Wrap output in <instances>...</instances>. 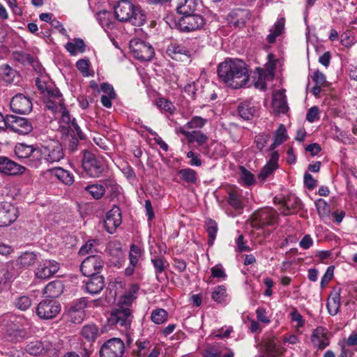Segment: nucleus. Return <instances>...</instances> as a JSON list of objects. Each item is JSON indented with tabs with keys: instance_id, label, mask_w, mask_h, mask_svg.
I'll list each match as a JSON object with an SVG mask.
<instances>
[{
	"instance_id": "a18cd8bd",
	"label": "nucleus",
	"mask_w": 357,
	"mask_h": 357,
	"mask_svg": "<svg viewBox=\"0 0 357 357\" xmlns=\"http://www.w3.org/2000/svg\"><path fill=\"white\" fill-rule=\"evenodd\" d=\"M36 255L33 252L22 253L17 260V265L22 268H26L33 265L36 261Z\"/></svg>"
},
{
	"instance_id": "13d9d810",
	"label": "nucleus",
	"mask_w": 357,
	"mask_h": 357,
	"mask_svg": "<svg viewBox=\"0 0 357 357\" xmlns=\"http://www.w3.org/2000/svg\"><path fill=\"white\" fill-rule=\"evenodd\" d=\"M269 139L270 135L268 134L261 133L257 135L255 139L257 148L261 151L266 147Z\"/></svg>"
},
{
	"instance_id": "f8f14e48",
	"label": "nucleus",
	"mask_w": 357,
	"mask_h": 357,
	"mask_svg": "<svg viewBox=\"0 0 357 357\" xmlns=\"http://www.w3.org/2000/svg\"><path fill=\"white\" fill-rule=\"evenodd\" d=\"M268 61L264 68L258 69V77L255 82L256 88L265 91L267 82L273 80L275 66V60L273 54L268 55Z\"/></svg>"
},
{
	"instance_id": "6e6552de",
	"label": "nucleus",
	"mask_w": 357,
	"mask_h": 357,
	"mask_svg": "<svg viewBox=\"0 0 357 357\" xmlns=\"http://www.w3.org/2000/svg\"><path fill=\"white\" fill-rule=\"evenodd\" d=\"M130 50L132 55L139 61H149L154 56V50L148 43L133 38L130 41Z\"/></svg>"
},
{
	"instance_id": "7ed1b4c3",
	"label": "nucleus",
	"mask_w": 357,
	"mask_h": 357,
	"mask_svg": "<svg viewBox=\"0 0 357 357\" xmlns=\"http://www.w3.org/2000/svg\"><path fill=\"white\" fill-rule=\"evenodd\" d=\"M36 86L42 94L45 109H52L55 107H61V93L59 89L49 80L46 75H41L36 80Z\"/></svg>"
},
{
	"instance_id": "5701e85b",
	"label": "nucleus",
	"mask_w": 357,
	"mask_h": 357,
	"mask_svg": "<svg viewBox=\"0 0 357 357\" xmlns=\"http://www.w3.org/2000/svg\"><path fill=\"white\" fill-rule=\"evenodd\" d=\"M24 171V167L6 157H0V172L7 175H16L22 174Z\"/></svg>"
},
{
	"instance_id": "b1692460",
	"label": "nucleus",
	"mask_w": 357,
	"mask_h": 357,
	"mask_svg": "<svg viewBox=\"0 0 357 357\" xmlns=\"http://www.w3.org/2000/svg\"><path fill=\"white\" fill-rule=\"evenodd\" d=\"M311 341L312 344L319 349H324L329 345V340L327 335V329L318 326L312 333Z\"/></svg>"
},
{
	"instance_id": "39448f33",
	"label": "nucleus",
	"mask_w": 357,
	"mask_h": 357,
	"mask_svg": "<svg viewBox=\"0 0 357 357\" xmlns=\"http://www.w3.org/2000/svg\"><path fill=\"white\" fill-rule=\"evenodd\" d=\"M82 165L86 173L93 178L101 176L107 167L103 157L86 151H83Z\"/></svg>"
},
{
	"instance_id": "5fc2aeb1",
	"label": "nucleus",
	"mask_w": 357,
	"mask_h": 357,
	"mask_svg": "<svg viewBox=\"0 0 357 357\" xmlns=\"http://www.w3.org/2000/svg\"><path fill=\"white\" fill-rule=\"evenodd\" d=\"M314 204L320 216L326 217L330 214V206L324 199H318Z\"/></svg>"
},
{
	"instance_id": "bf43d9fd",
	"label": "nucleus",
	"mask_w": 357,
	"mask_h": 357,
	"mask_svg": "<svg viewBox=\"0 0 357 357\" xmlns=\"http://www.w3.org/2000/svg\"><path fill=\"white\" fill-rule=\"evenodd\" d=\"M340 42L344 47H351L355 42V37L351 31H347L340 36Z\"/></svg>"
},
{
	"instance_id": "bb28decb",
	"label": "nucleus",
	"mask_w": 357,
	"mask_h": 357,
	"mask_svg": "<svg viewBox=\"0 0 357 357\" xmlns=\"http://www.w3.org/2000/svg\"><path fill=\"white\" fill-rule=\"evenodd\" d=\"M272 105L275 112L286 113L289 109L284 91L279 90L273 95Z\"/></svg>"
},
{
	"instance_id": "052dcab7",
	"label": "nucleus",
	"mask_w": 357,
	"mask_h": 357,
	"mask_svg": "<svg viewBox=\"0 0 357 357\" xmlns=\"http://www.w3.org/2000/svg\"><path fill=\"white\" fill-rule=\"evenodd\" d=\"M278 168V167L267 162L259 172V178L263 181L265 180Z\"/></svg>"
},
{
	"instance_id": "864d4df0",
	"label": "nucleus",
	"mask_w": 357,
	"mask_h": 357,
	"mask_svg": "<svg viewBox=\"0 0 357 357\" xmlns=\"http://www.w3.org/2000/svg\"><path fill=\"white\" fill-rule=\"evenodd\" d=\"M240 178L245 185L255 183V175L243 166L240 167Z\"/></svg>"
},
{
	"instance_id": "a211bd4d",
	"label": "nucleus",
	"mask_w": 357,
	"mask_h": 357,
	"mask_svg": "<svg viewBox=\"0 0 357 357\" xmlns=\"http://www.w3.org/2000/svg\"><path fill=\"white\" fill-rule=\"evenodd\" d=\"M136 349L133 350L137 357H158L161 349L158 346H153L149 341H137Z\"/></svg>"
},
{
	"instance_id": "0e129e2a",
	"label": "nucleus",
	"mask_w": 357,
	"mask_h": 357,
	"mask_svg": "<svg viewBox=\"0 0 357 357\" xmlns=\"http://www.w3.org/2000/svg\"><path fill=\"white\" fill-rule=\"evenodd\" d=\"M188 139L190 142H197L202 144L206 141L207 137L200 131H192Z\"/></svg>"
},
{
	"instance_id": "a878e982",
	"label": "nucleus",
	"mask_w": 357,
	"mask_h": 357,
	"mask_svg": "<svg viewBox=\"0 0 357 357\" xmlns=\"http://www.w3.org/2000/svg\"><path fill=\"white\" fill-rule=\"evenodd\" d=\"M167 54L174 60H182L183 56L188 57L190 52L188 49L177 42H172L167 47Z\"/></svg>"
},
{
	"instance_id": "412c9836",
	"label": "nucleus",
	"mask_w": 357,
	"mask_h": 357,
	"mask_svg": "<svg viewBox=\"0 0 357 357\" xmlns=\"http://www.w3.org/2000/svg\"><path fill=\"white\" fill-rule=\"evenodd\" d=\"M86 303L84 300H80L72 305L68 310L66 316L68 321L74 324H80L85 317L84 308Z\"/></svg>"
},
{
	"instance_id": "49530a36",
	"label": "nucleus",
	"mask_w": 357,
	"mask_h": 357,
	"mask_svg": "<svg viewBox=\"0 0 357 357\" xmlns=\"http://www.w3.org/2000/svg\"><path fill=\"white\" fill-rule=\"evenodd\" d=\"M122 213L121 210L117 205H113L105 214V223L109 222L112 223H121Z\"/></svg>"
},
{
	"instance_id": "774afa93",
	"label": "nucleus",
	"mask_w": 357,
	"mask_h": 357,
	"mask_svg": "<svg viewBox=\"0 0 357 357\" xmlns=\"http://www.w3.org/2000/svg\"><path fill=\"white\" fill-rule=\"evenodd\" d=\"M11 273L4 264L0 265V286L6 284L11 278Z\"/></svg>"
},
{
	"instance_id": "dca6fc26",
	"label": "nucleus",
	"mask_w": 357,
	"mask_h": 357,
	"mask_svg": "<svg viewBox=\"0 0 357 357\" xmlns=\"http://www.w3.org/2000/svg\"><path fill=\"white\" fill-rule=\"evenodd\" d=\"M106 252L109 257L112 265L117 268H121L123 266L126 258L122 250L121 243L119 241H114L108 243Z\"/></svg>"
},
{
	"instance_id": "f3484780",
	"label": "nucleus",
	"mask_w": 357,
	"mask_h": 357,
	"mask_svg": "<svg viewBox=\"0 0 357 357\" xmlns=\"http://www.w3.org/2000/svg\"><path fill=\"white\" fill-rule=\"evenodd\" d=\"M8 128L20 135H26L32 129V125L28 119L14 115L7 116Z\"/></svg>"
},
{
	"instance_id": "20e7f679",
	"label": "nucleus",
	"mask_w": 357,
	"mask_h": 357,
	"mask_svg": "<svg viewBox=\"0 0 357 357\" xmlns=\"http://www.w3.org/2000/svg\"><path fill=\"white\" fill-rule=\"evenodd\" d=\"M38 167L43 160L47 163H54L59 162L64 157L63 147L58 141L38 145Z\"/></svg>"
},
{
	"instance_id": "4d7b16f0",
	"label": "nucleus",
	"mask_w": 357,
	"mask_h": 357,
	"mask_svg": "<svg viewBox=\"0 0 357 357\" xmlns=\"http://www.w3.org/2000/svg\"><path fill=\"white\" fill-rule=\"evenodd\" d=\"M25 337V332L21 329H9L8 331V340L13 342H20Z\"/></svg>"
},
{
	"instance_id": "4c0bfd02",
	"label": "nucleus",
	"mask_w": 357,
	"mask_h": 357,
	"mask_svg": "<svg viewBox=\"0 0 357 357\" xmlns=\"http://www.w3.org/2000/svg\"><path fill=\"white\" fill-rule=\"evenodd\" d=\"M84 189L93 199H99L102 198L105 193L104 180H101L98 183L88 185Z\"/></svg>"
},
{
	"instance_id": "9b49d317",
	"label": "nucleus",
	"mask_w": 357,
	"mask_h": 357,
	"mask_svg": "<svg viewBox=\"0 0 357 357\" xmlns=\"http://www.w3.org/2000/svg\"><path fill=\"white\" fill-rule=\"evenodd\" d=\"M125 344L118 337L107 340L100 347V357H123L125 352Z\"/></svg>"
},
{
	"instance_id": "2f4dec72",
	"label": "nucleus",
	"mask_w": 357,
	"mask_h": 357,
	"mask_svg": "<svg viewBox=\"0 0 357 357\" xmlns=\"http://www.w3.org/2000/svg\"><path fill=\"white\" fill-rule=\"evenodd\" d=\"M327 308L331 315H335L340 307V289H333L327 301Z\"/></svg>"
},
{
	"instance_id": "ea45409f",
	"label": "nucleus",
	"mask_w": 357,
	"mask_h": 357,
	"mask_svg": "<svg viewBox=\"0 0 357 357\" xmlns=\"http://www.w3.org/2000/svg\"><path fill=\"white\" fill-rule=\"evenodd\" d=\"M301 206V200L295 196L289 197L288 199H284L282 208L280 209V213L284 215L293 213L291 210L299 208Z\"/></svg>"
},
{
	"instance_id": "c756f323",
	"label": "nucleus",
	"mask_w": 357,
	"mask_h": 357,
	"mask_svg": "<svg viewBox=\"0 0 357 357\" xmlns=\"http://www.w3.org/2000/svg\"><path fill=\"white\" fill-rule=\"evenodd\" d=\"M229 204L236 210H241L243 207L242 199V190L238 188H233L228 191Z\"/></svg>"
},
{
	"instance_id": "6ab92c4d",
	"label": "nucleus",
	"mask_w": 357,
	"mask_h": 357,
	"mask_svg": "<svg viewBox=\"0 0 357 357\" xmlns=\"http://www.w3.org/2000/svg\"><path fill=\"white\" fill-rule=\"evenodd\" d=\"M59 268V264L54 260H43L36 269L35 274L38 278L48 279L56 273Z\"/></svg>"
},
{
	"instance_id": "c9c22d12",
	"label": "nucleus",
	"mask_w": 357,
	"mask_h": 357,
	"mask_svg": "<svg viewBox=\"0 0 357 357\" xmlns=\"http://www.w3.org/2000/svg\"><path fill=\"white\" fill-rule=\"evenodd\" d=\"M250 17V15L248 10L238 9L233 10L231 14V17L232 18L231 23L236 27H240L245 24Z\"/></svg>"
},
{
	"instance_id": "58836bf2",
	"label": "nucleus",
	"mask_w": 357,
	"mask_h": 357,
	"mask_svg": "<svg viewBox=\"0 0 357 357\" xmlns=\"http://www.w3.org/2000/svg\"><path fill=\"white\" fill-rule=\"evenodd\" d=\"M105 190H107L111 199L119 198L121 193V187L113 178L104 179Z\"/></svg>"
},
{
	"instance_id": "c85d7f7f",
	"label": "nucleus",
	"mask_w": 357,
	"mask_h": 357,
	"mask_svg": "<svg viewBox=\"0 0 357 357\" xmlns=\"http://www.w3.org/2000/svg\"><path fill=\"white\" fill-rule=\"evenodd\" d=\"M96 18L99 24L105 31L112 29L115 26V22L110 12L102 10L96 15Z\"/></svg>"
},
{
	"instance_id": "37998d69",
	"label": "nucleus",
	"mask_w": 357,
	"mask_h": 357,
	"mask_svg": "<svg viewBox=\"0 0 357 357\" xmlns=\"http://www.w3.org/2000/svg\"><path fill=\"white\" fill-rule=\"evenodd\" d=\"M287 139V130L283 124H280L275 131L274 141L270 145L269 150H274L276 147L284 142Z\"/></svg>"
},
{
	"instance_id": "338daca9",
	"label": "nucleus",
	"mask_w": 357,
	"mask_h": 357,
	"mask_svg": "<svg viewBox=\"0 0 357 357\" xmlns=\"http://www.w3.org/2000/svg\"><path fill=\"white\" fill-rule=\"evenodd\" d=\"M218 228L216 225H208L206 231L208 234V245L212 246L216 238Z\"/></svg>"
},
{
	"instance_id": "9d476101",
	"label": "nucleus",
	"mask_w": 357,
	"mask_h": 357,
	"mask_svg": "<svg viewBox=\"0 0 357 357\" xmlns=\"http://www.w3.org/2000/svg\"><path fill=\"white\" fill-rule=\"evenodd\" d=\"M205 24L204 17L198 14L182 15L177 22L178 29L183 32H192L202 29Z\"/></svg>"
},
{
	"instance_id": "a19ab883",
	"label": "nucleus",
	"mask_w": 357,
	"mask_h": 357,
	"mask_svg": "<svg viewBox=\"0 0 357 357\" xmlns=\"http://www.w3.org/2000/svg\"><path fill=\"white\" fill-rule=\"evenodd\" d=\"M81 334L88 342H94L99 335V330L93 324H86L82 327Z\"/></svg>"
},
{
	"instance_id": "f257e3e1",
	"label": "nucleus",
	"mask_w": 357,
	"mask_h": 357,
	"mask_svg": "<svg viewBox=\"0 0 357 357\" xmlns=\"http://www.w3.org/2000/svg\"><path fill=\"white\" fill-rule=\"evenodd\" d=\"M218 75L222 82L232 89L244 86L249 79L247 65L241 59H227L220 63Z\"/></svg>"
},
{
	"instance_id": "680f3d73",
	"label": "nucleus",
	"mask_w": 357,
	"mask_h": 357,
	"mask_svg": "<svg viewBox=\"0 0 357 357\" xmlns=\"http://www.w3.org/2000/svg\"><path fill=\"white\" fill-rule=\"evenodd\" d=\"M89 61L86 59H79L76 63V67L80 71V73L84 77H88L90 75L89 73Z\"/></svg>"
},
{
	"instance_id": "423d86ee",
	"label": "nucleus",
	"mask_w": 357,
	"mask_h": 357,
	"mask_svg": "<svg viewBox=\"0 0 357 357\" xmlns=\"http://www.w3.org/2000/svg\"><path fill=\"white\" fill-rule=\"evenodd\" d=\"M60 107H56L52 109H46L50 112L55 118H59L60 127L63 129L69 131L76 132L77 135L82 138V133L80 128L75 122V119H71L69 112L66 110L64 103L63 98L61 96V102Z\"/></svg>"
},
{
	"instance_id": "69168bd1",
	"label": "nucleus",
	"mask_w": 357,
	"mask_h": 357,
	"mask_svg": "<svg viewBox=\"0 0 357 357\" xmlns=\"http://www.w3.org/2000/svg\"><path fill=\"white\" fill-rule=\"evenodd\" d=\"M211 277L218 279H225L227 274L221 264H217L211 268Z\"/></svg>"
},
{
	"instance_id": "0eeeda50",
	"label": "nucleus",
	"mask_w": 357,
	"mask_h": 357,
	"mask_svg": "<svg viewBox=\"0 0 357 357\" xmlns=\"http://www.w3.org/2000/svg\"><path fill=\"white\" fill-rule=\"evenodd\" d=\"M15 154L20 159L26 160L28 165L38 167V145H29L25 143H19L15 145Z\"/></svg>"
},
{
	"instance_id": "79ce46f5",
	"label": "nucleus",
	"mask_w": 357,
	"mask_h": 357,
	"mask_svg": "<svg viewBox=\"0 0 357 357\" xmlns=\"http://www.w3.org/2000/svg\"><path fill=\"white\" fill-rule=\"evenodd\" d=\"M66 49L72 56H75L85 51V44L82 39L77 38L68 42Z\"/></svg>"
},
{
	"instance_id": "8fccbe9b",
	"label": "nucleus",
	"mask_w": 357,
	"mask_h": 357,
	"mask_svg": "<svg viewBox=\"0 0 357 357\" xmlns=\"http://www.w3.org/2000/svg\"><path fill=\"white\" fill-rule=\"evenodd\" d=\"M227 297V289L224 285H218L213 289L211 298L218 303L225 302Z\"/></svg>"
},
{
	"instance_id": "f704fd0d",
	"label": "nucleus",
	"mask_w": 357,
	"mask_h": 357,
	"mask_svg": "<svg viewBox=\"0 0 357 357\" xmlns=\"http://www.w3.org/2000/svg\"><path fill=\"white\" fill-rule=\"evenodd\" d=\"M50 173L66 185H70L74 182L73 174L61 167L53 168L50 169Z\"/></svg>"
},
{
	"instance_id": "ddd939ff",
	"label": "nucleus",
	"mask_w": 357,
	"mask_h": 357,
	"mask_svg": "<svg viewBox=\"0 0 357 357\" xmlns=\"http://www.w3.org/2000/svg\"><path fill=\"white\" fill-rule=\"evenodd\" d=\"M61 311V305L55 299H44L41 301L36 308L37 315L43 319L54 318Z\"/></svg>"
},
{
	"instance_id": "09e8293b",
	"label": "nucleus",
	"mask_w": 357,
	"mask_h": 357,
	"mask_svg": "<svg viewBox=\"0 0 357 357\" xmlns=\"http://www.w3.org/2000/svg\"><path fill=\"white\" fill-rule=\"evenodd\" d=\"M181 179L188 183H195L197 180V174L196 171L190 168L180 169L178 172Z\"/></svg>"
},
{
	"instance_id": "de8ad7c7",
	"label": "nucleus",
	"mask_w": 357,
	"mask_h": 357,
	"mask_svg": "<svg viewBox=\"0 0 357 357\" xmlns=\"http://www.w3.org/2000/svg\"><path fill=\"white\" fill-rule=\"evenodd\" d=\"M238 114L240 116L245 119H250L256 112L255 107L252 106L250 102H245L241 103L238 107Z\"/></svg>"
},
{
	"instance_id": "3c124183",
	"label": "nucleus",
	"mask_w": 357,
	"mask_h": 357,
	"mask_svg": "<svg viewBox=\"0 0 357 357\" xmlns=\"http://www.w3.org/2000/svg\"><path fill=\"white\" fill-rule=\"evenodd\" d=\"M168 314L166 310L158 308L151 313V319L156 324H162L167 320Z\"/></svg>"
},
{
	"instance_id": "c03bdc74",
	"label": "nucleus",
	"mask_w": 357,
	"mask_h": 357,
	"mask_svg": "<svg viewBox=\"0 0 357 357\" xmlns=\"http://www.w3.org/2000/svg\"><path fill=\"white\" fill-rule=\"evenodd\" d=\"M284 27V20L283 18L278 19L270 29V33L267 36V40L270 43L275 41L276 38L279 36L283 31Z\"/></svg>"
},
{
	"instance_id": "cd10ccee",
	"label": "nucleus",
	"mask_w": 357,
	"mask_h": 357,
	"mask_svg": "<svg viewBox=\"0 0 357 357\" xmlns=\"http://www.w3.org/2000/svg\"><path fill=\"white\" fill-rule=\"evenodd\" d=\"M20 74L8 64L0 66V78L5 82L13 84L20 81Z\"/></svg>"
},
{
	"instance_id": "7c9ffc66",
	"label": "nucleus",
	"mask_w": 357,
	"mask_h": 357,
	"mask_svg": "<svg viewBox=\"0 0 357 357\" xmlns=\"http://www.w3.org/2000/svg\"><path fill=\"white\" fill-rule=\"evenodd\" d=\"M63 286L61 281L56 280L48 283L44 289L47 299H54L63 293Z\"/></svg>"
},
{
	"instance_id": "2eb2a0df",
	"label": "nucleus",
	"mask_w": 357,
	"mask_h": 357,
	"mask_svg": "<svg viewBox=\"0 0 357 357\" xmlns=\"http://www.w3.org/2000/svg\"><path fill=\"white\" fill-rule=\"evenodd\" d=\"M10 105L13 112L20 114H27L33 108L31 98L23 93H17L10 100Z\"/></svg>"
},
{
	"instance_id": "4468645a",
	"label": "nucleus",
	"mask_w": 357,
	"mask_h": 357,
	"mask_svg": "<svg viewBox=\"0 0 357 357\" xmlns=\"http://www.w3.org/2000/svg\"><path fill=\"white\" fill-rule=\"evenodd\" d=\"M105 264L100 255H90L85 258L81 264L80 271L85 276L98 275Z\"/></svg>"
},
{
	"instance_id": "e433bc0d",
	"label": "nucleus",
	"mask_w": 357,
	"mask_h": 357,
	"mask_svg": "<svg viewBox=\"0 0 357 357\" xmlns=\"http://www.w3.org/2000/svg\"><path fill=\"white\" fill-rule=\"evenodd\" d=\"M198 1L199 0H179L176 10L182 15L192 13L198 5Z\"/></svg>"
},
{
	"instance_id": "393cba45",
	"label": "nucleus",
	"mask_w": 357,
	"mask_h": 357,
	"mask_svg": "<svg viewBox=\"0 0 357 357\" xmlns=\"http://www.w3.org/2000/svg\"><path fill=\"white\" fill-rule=\"evenodd\" d=\"M89 278L85 282V289L91 294H97L100 292L105 287L104 278L100 275L87 276Z\"/></svg>"
},
{
	"instance_id": "6e6d98bb",
	"label": "nucleus",
	"mask_w": 357,
	"mask_h": 357,
	"mask_svg": "<svg viewBox=\"0 0 357 357\" xmlns=\"http://www.w3.org/2000/svg\"><path fill=\"white\" fill-rule=\"evenodd\" d=\"M14 303L17 308L24 311L31 305V299L27 296H20L15 298Z\"/></svg>"
},
{
	"instance_id": "e2e57ef3",
	"label": "nucleus",
	"mask_w": 357,
	"mask_h": 357,
	"mask_svg": "<svg viewBox=\"0 0 357 357\" xmlns=\"http://www.w3.org/2000/svg\"><path fill=\"white\" fill-rule=\"evenodd\" d=\"M206 123V119L200 116H194L191 121L185 124V126L188 129L201 128L205 125Z\"/></svg>"
},
{
	"instance_id": "473e14b6",
	"label": "nucleus",
	"mask_w": 357,
	"mask_h": 357,
	"mask_svg": "<svg viewBox=\"0 0 357 357\" xmlns=\"http://www.w3.org/2000/svg\"><path fill=\"white\" fill-rule=\"evenodd\" d=\"M50 349V344L40 341L31 342L26 347V351L27 353L32 356H38L46 354Z\"/></svg>"
},
{
	"instance_id": "4be33fe9",
	"label": "nucleus",
	"mask_w": 357,
	"mask_h": 357,
	"mask_svg": "<svg viewBox=\"0 0 357 357\" xmlns=\"http://www.w3.org/2000/svg\"><path fill=\"white\" fill-rule=\"evenodd\" d=\"M278 213L271 208L256 211L251 216L252 223H274L277 221Z\"/></svg>"
},
{
	"instance_id": "603ef678",
	"label": "nucleus",
	"mask_w": 357,
	"mask_h": 357,
	"mask_svg": "<svg viewBox=\"0 0 357 357\" xmlns=\"http://www.w3.org/2000/svg\"><path fill=\"white\" fill-rule=\"evenodd\" d=\"M156 106L162 112H167L170 114H173L176 109L174 104L165 98H158L156 100Z\"/></svg>"
},
{
	"instance_id": "72a5a7b5",
	"label": "nucleus",
	"mask_w": 357,
	"mask_h": 357,
	"mask_svg": "<svg viewBox=\"0 0 357 357\" xmlns=\"http://www.w3.org/2000/svg\"><path fill=\"white\" fill-rule=\"evenodd\" d=\"M139 289L137 284L132 285L128 290H127L124 294L121 297L119 303L118 305L124 306V307H128L132 305L133 301L137 298V294Z\"/></svg>"
},
{
	"instance_id": "aec40b11",
	"label": "nucleus",
	"mask_w": 357,
	"mask_h": 357,
	"mask_svg": "<svg viewBox=\"0 0 357 357\" xmlns=\"http://www.w3.org/2000/svg\"><path fill=\"white\" fill-rule=\"evenodd\" d=\"M143 249L140 245L132 244L129 252V265L125 269V275L131 276L135 268L139 266V259L143 255Z\"/></svg>"
},
{
	"instance_id": "1a4fd4ad",
	"label": "nucleus",
	"mask_w": 357,
	"mask_h": 357,
	"mask_svg": "<svg viewBox=\"0 0 357 357\" xmlns=\"http://www.w3.org/2000/svg\"><path fill=\"white\" fill-rule=\"evenodd\" d=\"M132 321V315L129 307H124L122 305L113 310L109 317L108 322L112 326L116 327H121L125 330L128 329Z\"/></svg>"
},
{
	"instance_id": "f03ea898",
	"label": "nucleus",
	"mask_w": 357,
	"mask_h": 357,
	"mask_svg": "<svg viewBox=\"0 0 357 357\" xmlns=\"http://www.w3.org/2000/svg\"><path fill=\"white\" fill-rule=\"evenodd\" d=\"M114 15L117 20L129 22L134 26H142L146 21V15L139 6L130 0H119L114 6Z\"/></svg>"
}]
</instances>
